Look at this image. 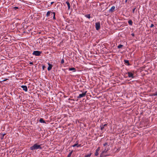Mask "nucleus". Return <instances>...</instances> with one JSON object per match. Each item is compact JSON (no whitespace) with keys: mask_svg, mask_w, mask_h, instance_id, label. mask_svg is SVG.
<instances>
[{"mask_svg":"<svg viewBox=\"0 0 157 157\" xmlns=\"http://www.w3.org/2000/svg\"><path fill=\"white\" fill-rule=\"evenodd\" d=\"M69 71H73V72L75 71L76 69L74 67L69 68Z\"/></svg>","mask_w":157,"mask_h":157,"instance_id":"4468645a","label":"nucleus"},{"mask_svg":"<svg viewBox=\"0 0 157 157\" xmlns=\"http://www.w3.org/2000/svg\"><path fill=\"white\" fill-rule=\"evenodd\" d=\"M109 146H107L105 147L104 148V150L102 151L101 154L100 155L101 157H104L103 154L105 153H106L107 151L109 150Z\"/></svg>","mask_w":157,"mask_h":157,"instance_id":"f03ea898","label":"nucleus"},{"mask_svg":"<svg viewBox=\"0 0 157 157\" xmlns=\"http://www.w3.org/2000/svg\"><path fill=\"white\" fill-rule=\"evenodd\" d=\"M103 128H104V127H101V129L102 130L103 129Z\"/></svg>","mask_w":157,"mask_h":157,"instance_id":"2f4dec72","label":"nucleus"},{"mask_svg":"<svg viewBox=\"0 0 157 157\" xmlns=\"http://www.w3.org/2000/svg\"><path fill=\"white\" fill-rule=\"evenodd\" d=\"M135 9H136V8H134V9H132V12H133V13H134V12H135Z\"/></svg>","mask_w":157,"mask_h":157,"instance_id":"cd10ccee","label":"nucleus"},{"mask_svg":"<svg viewBox=\"0 0 157 157\" xmlns=\"http://www.w3.org/2000/svg\"><path fill=\"white\" fill-rule=\"evenodd\" d=\"M86 93L87 91H86L84 92L83 93L81 94H79L78 97V98H81L84 97L86 96Z\"/></svg>","mask_w":157,"mask_h":157,"instance_id":"20e7f679","label":"nucleus"},{"mask_svg":"<svg viewBox=\"0 0 157 157\" xmlns=\"http://www.w3.org/2000/svg\"><path fill=\"white\" fill-rule=\"evenodd\" d=\"M123 46V45H121V44H120V45H119L118 46V48H121Z\"/></svg>","mask_w":157,"mask_h":157,"instance_id":"412c9836","label":"nucleus"},{"mask_svg":"<svg viewBox=\"0 0 157 157\" xmlns=\"http://www.w3.org/2000/svg\"><path fill=\"white\" fill-rule=\"evenodd\" d=\"M115 9L114 6H112L109 10V11L112 12H113Z\"/></svg>","mask_w":157,"mask_h":157,"instance_id":"f8f14e48","label":"nucleus"},{"mask_svg":"<svg viewBox=\"0 0 157 157\" xmlns=\"http://www.w3.org/2000/svg\"><path fill=\"white\" fill-rule=\"evenodd\" d=\"M29 64H33V62H30L29 63Z\"/></svg>","mask_w":157,"mask_h":157,"instance_id":"c85d7f7f","label":"nucleus"},{"mask_svg":"<svg viewBox=\"0 0 157 157\" xmlns=\"http://www.w3.org/2000/svg\"><path fill=\"white\" fill-rule=\"evenodd\" d=\"M61 64H63V63H64V59H62L61 60Z\"/></svg>","mask_w":157,"mask_h":157,"instance_id":"a878e982","label":"nucleus"},{"mask_svg":"<svg viewBox=\"0 0 157 157\" xmlns=\"http://www.w3.org/2000/svg\"><path fill=\"white\" fill-rule=\"evenodd\" d=\"M103 146L104 147H105L107 146H109L108 145V143H105L104 144H103Z\"/></svg>","mask_w":157,"mask_h":157,"instance_id":"6ab92c4d","label":"nucleus"},{"mask_svg":"<svg viewBox=\"0 0 157 157\" xmlns=\"http://www.w3.org/2000/svg\"><path fill=\"white\" fill-rule=\"evenodd\" d=\"M132 36H134V34H132Z\"/></svg>","mask_w":157,"mask_h":157,"instance_id":"c9c22d12","label":"nucleus"},{"mask_svg":"<svg viewBox=\"0 0 157 157\" xmlns=\"http://www.w3.org/2000/svg\"><path fill=\"white\" fill-rule=\"evenodd\" d=\"M128 23L130 25H132V22L131 20H129L128 21Z\"/></svg>","mask_w":157,"mask_h":157,"instance_id":"dca6fc26","label":"nucleus"},{"mask_svg":"<svg viewBox=\"0 0 157 157\" xmlns=\"http://www.w3.org/2000/svg\"><path fill=\"white\" fill-rule=\"evenodd\" d=\"M53 19H56V17H55L56 13L55 12H53Z\"/></svg>","mask_w":157,"mask_h":157,"instance_id":"a211bd4d","label":"nucleus"},{"mask_svg":"<svg viewBox=\"0 0 157 157\" xmlns=\"http://www.w3.org/2000/svg\"><path fill=\"white\" fill-rule=\"evenodd\" d=\"M18 9V7H13V10H17V9Z\"/></svg>","mask_w":157,"mask_h":157,"instance_id":"aec40b11","label":"nucleus"},{"mask_svg":"<svg viewBox=\"0 0 157 157\" xmlns=\"http://www.w3.org/2000/svg\"><path fill=\"white\" fill-rule=\"evenodd\" d=\"M127 1V0H126L125 2H126Z\"/></svg>","mask_w":157,"mask_h":157,"instance_id":"4c0bfd02","label":"nucleus"},{"mask_svg":"<svg viewBox=\"0 0 157 157\" xmlns=\"http://www.w3.org/2000/svg\"><path fill=\"white\" fill-rule=\"evenodd\" d=\"M152 95L153 96H157V92H156L155 93H153Z\"/></svg>","mask_w":157,"mask_h":157,"instance_id":"393cba45","label":"nucleus"},{"mask_svg":"<svg viewBox=\"0 0 157 157\" xmlns=\"http://www.w3.org/2000/svg\"><path fill=\"white\" fill-rule=\"evenodd\" d=\"M3 138H4V136H2L1 137V139H3Z\"/></svg>","mask_w":157,"mask_h":157,"instance_id":"7c9ffc66","label":"nucleus"},{"mask_svg":"<svg viewBox=\"0 0 157 157\" xmlns=\"http://www.w3.org/2000/svg\"><path fill=\"white\" fill-rule=\"evenodd\" d=\"M72 154V152H70L68 155L67 157H70Z\"/></svg>","mask_w":157,"mask_h":157,"instance_id":"4be33fe9","label":"nucleus"},{"mask_svg":"<svg viewBox=\"0 0 157 157\" xmlns=\"http://www.w3.org/2000/svg\"><path fill=\"white\" fill-rule=\"evenodd\" d=\"M154 26V25H153V24H151V26H150V28H152V27H153Z\"/></svg>","mask_w":157,"mask_h":157,"instance_id":"bb28decb","label":"nucleus"},{"mask_svg":"<svg viewBox=\"0 0 157 157\" xmlns=\"http://www.w3.org/2000/svg\"><path fill=\"white\" fill-rule=\"evenodd\" d=\"M21 87L23 89V90L25 91L26 92L28 90L27 86H26L22 85L21 86Z\"/></svg>","mask_w":157,"mask_h":157,"instance_id":"423d86ee","label":"nucleus"},{"mask_svg":"<svg viewBox=\"0 0 157 157\" xmlns=\"http://www.w3.org/2000/svg\"><path fill=\"white\" fill-rule=\"evenodd\" d=\"M6 135L5 133L2 134V136H4Z\"/></svg>","mask_w":157,"mask_h":157,"instance_id":"c756f323","label":"nucleus"},{"mask_svg":"<svg viewBox=\"0 0 157 157\" xmlns=\"http://www.w3.org/2000/svg\"><path fill=\"white\" fill-rule=\"evenodd\" d=\"M53 3V2H51V4H52Z\"/></svg>","mask_w":157,"mask_h":157,"instance_id":"f704fd0d","label":"nucleus"},{"mask_svg":"<svg viewBox=\"0 0 157 157\" xmlns=\"http://www.w3.org/2000/svg\"><path fill=\"white\" fill-rule=\"evenodd\" d=\"M39 121L40 123H45V121L42 118H40Z\"/></svg>","mask_w":157,"mask_h":157,"instance_id":"f3484780","label":"nucleus"},{"mask_svg":"<svg viewBox=\"0 0 157 157\" xmlns=\"http://www.w3.org/2000/svg\"><path fill=\"white\" fill-rule=\"evenodd\" d=\"M76 144H75L72 146L73 147H75V146H77V147H81V144H78V142H76Z\"/></svg>","mask_w":157,"mask_h":157,"instance_id":"9d476101","label":"nucleus"},{"mask_svg":"<svg viewBox=\"0 0 157 157\" xmlns=\"http://www.w3.org/2000/svg\"><path fill=\"white\" fill-rule=\"evenodd\" d=\"M6 79H5V80H3V81H6Z\"/></svg>","mask_w":157,"mask_h":157,"instance_id":"72a5a7b5","label":"nucleus"},{"mask_svg":"<svg viewBox=\"0 0 157 157\" xmlns=\"http://www.w3.org/2000/svg\"><path fill=\"white\" fill-rule=\"evenodd\" d=\"M106 125V124H104V126H105Z\"/></svg>","mask_w":157,"mask_h":157,"instance_id":"e433bc0d","label":"nucleus"},{"mask_svg":"<svg viewBox=\"0 0 157 157\" xmlns=\"http://www.w3.org/2000/svg\"><path fill=\"white\" fill-rule=\"evenodd\" d=\"M124 62L126 63L129 64V61L127 60H125Z\"/></svg>","mask_w":157,"mask_h":157,"instance_id":"b1692460","label":"nucleus"},{"mask_svg":"<svg viewBox=\"0 0 157 157\" xmlns=\"http://www.w3.org/2000/svg\"><path fill=\"white\" fill-rule=\"evenodd\" d=\"M66 3L67 5L68 10H70V4L69 3V2L67 1L66 2Z\"/></svg>","mask_w":157,"mask_h":157,"instance_id":"ddd939ff","label":"nucleus"},{"mask_svg":"<svg viewBox=\"0 0 157 157\" xmlns=\"http://www.w3.org/2000/svg\"><path fill=\"white\" fill-rule=\"evenodd\" d=\"M48 67L47 69L48 71H49L52 69V65L49 63H48Z\"/></svg>","mask_w":157,"mask_h":157,"instance_id":"1a4fd4ad","label":"nucleus"},{"mask_svg":"<svg viewBox=\"0 0 157 157\" xmlns=\"http://www.w3.org/2000/svg\"><path fill=\"white\" fill-rule=\"evenodd\" d=\"M53 14V12H52L50 11H48L46 14V16L47 17H48L49 16L51 15H52V14Z\"/></svg>","mask_w":157,"mask_h":157,"instance_id":"6e6552de","label":"nucleus"},{"mask_svg":"<svg viewBox=\"0 0 157 157\" xmlns=\"http://www.w3.org/2000/svg\"><path fill=\"white\" fill-rule=\"evenodd\" d=\"M95 27L96 29L98 30L100 28V24L99 22H96L95 23Z\"/></svg>","mask_w":157,"mask_h":157,"instance_id":"39448f33","label":"nucleus"},{"mask_svg":"<svg viewBox=\"0 0 157 157\" xmlns=\"http://www.w3.org/2000/svg\"><path fill=\"white\" fill-rule=\"evenodd\" d=\"M128 76L129 78H134V76L133 74L130 72H128Z\"/></svg>","mask_w":157,"mask_h":157,"instance_id":"0eeeda50","label":"nucleus"},{"mask_svg":"<svg viewBox=\"0 0 157 157\" xmlns=\"http://www.w3.org/2000/svg\"><path fill=\"white\" fill-rule=\"evenodd\" d=\"M100 150V147H98V149L96 150L95 153V155L96 156H98V152Z\"/></svg>","mask_w":157,"mask_h":157,"instance_id":"9b49d317","label":"nucleus"},{"mask_svg":"<svg viewBox=\"0 0 157 157\" xmlns=\"http://www.w3.org/2000/svg\"><path fill=\"white\" fill-rule=\"evenodd\" d=\"M44 67H45L44 66H43V69H44Z\"/></svg>","mask_w":157,"mask_h":157,"instance_id":"473e14b6","label":"nucleus"},{"mask_svg":"<svg viewBox=\"0 0 157 157\" xmlns=\"http://www.w3.org/2000/svg\"><path fill=\"white\" fill-rule=\"evenodd\" d=\"M41 145H38L37 144H35L33 146L30 147L31 150H34L37 149H41L42 148L41 147Z\"/></svg>","mask_w":157,"mask_h":157,"instance_id":"f257e3e1","label":"nucleus"},{"mask_svg":"<svg viewBox=\"0 0 157 157\" xmlns=\"http://www.w3.org/2000/svg\"><path fill=\"white\" fill-rule=\"evenodd\" d=\"M41 53L42 52L41 51H35L33 52L32 54L36 56H39Z\"/></svg>","mask_w":157,"mask_h":157,"instance_id":"7ed1b4c3","label":"nucleus"},{"mask_svg":"<svg viewBox=\"0 0 157 157\" xmlns=\"http://www.w3.org/2000/svg\"><path fill=\"white\" fill-rule=\"evenodd\" d=\"M91 155V154H88L87 155H86L85 156V157H90Z\"/></svg>","mask_w":157,"mask_h":157,"instance_id":"5701e85b","label":"nucleus"},{"mask_svg":"<svg viewBox=\"0 0 157 157\" xmlns=\"http://www.w3.org/2000/svg\"><path fill=\"white\" fill-rule=\"evenodd\" d=\"M85 17L89 18V19L91 17L90 14L85 15Z\"/></svg>","mask_w":157,"mask_h":157,"instance_id":"2eb2a0df","label":"nucleus"}]
</instances>
